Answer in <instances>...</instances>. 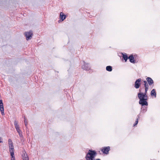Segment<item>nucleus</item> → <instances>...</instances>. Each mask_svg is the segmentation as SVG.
Here are the masks:
<instances>
[{
  "mask_svg": "<svg viewBox=\"0 0 160 160\" xmlns=\"http://www.w3.org/2000/svg\"><path fill=\"white\" fill-rule=\"evenodd\" d=\"M128 59L129 60L130 62L133 63H134L136 62L135 60L134 59V58L133 55H130L128 57Z\"/></svg>",
  "mask_w": 160,
  "mask_h": 160,
  "instance_id": "nucleus-11",
  "label": "nucleus"
},
{
  "mask_svg": "<svg viewBox=\"0 0 160 160\" xmlns=\"http://www.w3.org/2000/svg\"><path fill=\"white\" fill-rule=\"evenodd\" d=\"M96 154V151L90 149L87 154L85 158L86 160H94V158Z\"/></svg>",
  "mask_w": 160,
  "mask_h": 160,
  "instance_id": "nucleus-2",
  "label": "nucleus"
},
{
  "mask_svg": "<svg viewBox=\"0 0 160 160\" xmlns=\"http://www.w3.org/2000/svg\"><path fill=\"white\" fill-rule=\"evenodd\" d=\"M14 148H10L9 149V151L10 153L11 157L15 156L14 155Z\"/></svg>",
  "mask_w": 160,
  "mask_h": 160,
  "instance_id": "nucleus-15",
  "label": "nucleus"
},
{
  "mask_svg": "<svg viewBox=\"0 0 160 160\" xmlns=\"http://www.w3.org/2000/svg\"><path fill=\"white\" fill-rule=\"evenodd\" d=\"M16 130H17V132H18L20 131L21 130L20 129V128H19V129H16Z\"/></svg>",
  "mask_w": 160,
  "mask_h": 160,
  "instance_id": "nucleus-23",
  "label": "nucleus"
},
{
  "mask_svg": "<svg viewBox=\"0 0 160 160\" xmlns=\"http://www.w3.org/2000/svg\"><path fill=\"white\" fill-rule=\"evenodd\" d=\"M106 70L109 72H111L112 70V67L110 66H108L106 67Z\"/></svg>",
  "mask_w": 160,
  "mask_h": 160,
  "instance_id": "nucleus-18",
  "label": "nucleus"
},
{
  "mask_svg": "<svg viewBox=\"0 0 160 160\" xmlns=\"http://www.w3.org/2000/svg\"><path fill=\"white\" fill-rule=\"evenodd\" d=\"M8 142L9 145V148H14V146H13V144L12 140L11 139H9L8 140Z\"/></svg>",
  "mask_w": 160,
  "mask_h": 160,
  "instance_id": "nucleus-12",
  "label": "nucleus"
},
{
  "mask_svg": "<svg viewBox=\"0 0 160 160\" xmlns=\"http://www.w3.org/2000/svg\"><path fill=\"white\" fill-rule=\"evenodd\" d=\"M66 16L64 14L63 12H61L60 15V18L62 21H63L66 18Z\"/></svg>",
  "mask_w": 160,
  "mask_h": 160,
  "instance_id": "nucleus-13",
  "label": "nucleus"
},
{
  "mask_svg": "<svg viewBox=\"0 0 160 160\" xmlns=\"http://www.w3.org/2000/svg\"><path fill=\"white\" fill-rule=\"evenodd\" d=\"M110 148L109 146L104 147L102 148L101 151L103 153L108 154L109 153V151L110 150Z\"/></svg>",
  "mask_w": 160,
  "mask_h": 160,
  "instance_id": "nucleus-4",
  "label": "nucleus"
},
{
  "mask_svg": "<svg viewBox=\"0 0 160 160\" xmlns=\"http://www.w3.org/2000/svg\"><path fill=\"white\" fill-rule=\"evenodd\" d=\"M0 111L1 112V114L2 115H4V109L3 108V104L2 100H0Z\"/></svg>",
  "mask_w": 160,
  "mask_h": 160,
  "instance_id": "nucleus-6",
  "label": "nucleus"
},
{
  "mask_svg": "<svg viewBox=\"0 0 160 160\" xmlns=\"http://www.w3.org/2000/svg\"><path fill=\"white\" fill-rule=\"evenodd\" d=\"M22 156L23 160H29L28 157L25 150L22 152Z\"/></svg>",
  "mask_w": 160,
  "mask_h": 160,
  "instance_id": "nucleus-8",
  "label": "nucleus"
},
{
  "mask_svg": "<svg viewBox=\"0 0 160 160\" xmlns=\"http://www.w3.org/2000/svg\"><path fill=\"white\" fill-rule=\"evenodd\" d=\"M146 80L149 86L153 85L154 82L153 80L150 77H148Z\"/></svg>",
  "mask_w": 160,
  "mask_h": 160,
  "instance_id": "nucleus-10",
  "label": "nucleus"
},
{
  "mask_svg": "<svg viewBox=\"0 0 160 160\" xmlns=\"http://www.w3.org/2000/svg\"><path fill=\"white\" fill-rule=\"evenodd\" d=\"M24 123H25V126L26 127V128H27L28 122H27V121L26 120V119H25L24 120Z\"/></svg>",
  "mask_w": 160,
  "mask_h": 160,
  "instance_id": "nucleus-20",
  "label": "nucleus"
},
{
  "mask_svg": "<svg viewBox=\"0 0 160 160\" xmlns=\"http://www.w3.org/2000/svg\"><path fill=\"white\" fill-rule=\"evenodd\" d=\"M143 90H144V89H142V92L143 91Z\"/></svg>",
  "mask_w": 160,
  "mask_h": 160,
  "instance_id": "nucleus-27",
  "label": "nucleus"
},
{
  "mask_svg": "<svg viewBox=\"0 0 160 160\" xmlns=\"http://www.w3.org/2000/svg\"><path fill=\"white\" fill-rule=\"evenodd\" d=\"M122 58L124 60L125 62H126L128 59V57L126 53L123 54L122 53Z\"/></svg>",
  "mask_w": 160,
  "mask_h": 160,
  "instance_id": "nucleus-14",
  "label": "nucleus"
},
{
  "mask_svg": "<svg viewBox=\"0 0 160 160\" xmlns=\"http://www.w3.org/2000/svg\"><path fill=\"white\" fill-rule=\"evenodd\" d=\"M84 64L82 66V68L84 70L88 71L90 69L88 63H86L84 61Z\"/></svg>",
  "mask_w": 160,
  "mask_h": 160,
  "instance_id": "nucleus-9",
  "label": "nucleus"
},
{
  "mask_svg": "<svg viewBox=\"0 0 160 160\" xmlns=\"http://www.w3.org/2000/svg\"><path fill=\"white\" fill-rule=\"evenodd\" d=\"M15 128L16 129L19 128V126L18 125V122L16 120H15L14 122Z\"/></svg>",
  "mask_w": 160,
  "mask_h": 160,
  "instance_id": "nucleus-17",
  "label": "nucleus"
},
{
  "mask_svg": "<svg viewBox=\"0 0 160 160\" xmlns=\"http://www.w3.org/2000/svg\"><path fill=\"white\" fill-rule=\"evenodd\" d=\"M144 87L139 88V92L138 93V95L140 99V103L144 105L147 104V100L148 98L147 95V91L148 90L149 85L147 81H144Z\"/></svg>",
  "mask_w": 160,
  "mask_h": 160,
  "instance_id": "nucleus-1",
  "label": "nucleus"
},
{
  "mask_svg": "<svg viewBox=\"0 0 160 160\" xmlns=\"http://www.w3.org/2000/svg\"><path fill=\"white\" fill-rule=\"evenodd\" d=\"M96 160H101L100 159L98 158V159H97Z\"/></svg>",
  "mask_w": 160,
  "mask_h": 160,
  "instance_id": "nucleus-25",
  "label": "nucleus"
},
{
  "mask_svg": "<svg viewBox=\"0 0 160 160\" xmlns=\"http://www.w3.org/2000/svg\"><path fill=\"white\" fill-rule=\"evenodd\" d=\"M11 160H15V156L11 157Z\"/></svg>",
  "mask_w": 160,
  "mask_h": 160,
  "instance_id": "nucleus-21",
  "label": "nucleus"
},
{
  "mask_svg": "<svg viewBox=\"0 0 160 160\" xmlns=\"http://www.w3.org/2000/svg\"><path fill=\"white\" fill-rule=\"evenodd\" d=\"M19 136L20 137H21V138H22L23 137V135L22 134V133H21L19 134Z\"/></svg>",
  "mask_w": 160,
  "mask_h": 160,
  "instance_id": "nucleus-22",
  "label": "nucleus"
},
{
  "mask_svg": "<svg viewBox=\"0 0 160 160\" xmlns=\"http://www.w3.org/2000/svg\"><path fill=\"white\" fill-rule=\"evenodd\" d=\"M140 114L138 115V116H137L138 118L137 119L135 123L133 124L134 126H135L138 123V118H140Z\"/></svg>",
  "mask_w": 160,
  "mask_h": 160,
  "instance_id": "nucleus-19",
  "label": "nucleus"
},
{
  "mask_svg": "<svg viewBox=\"0 0 160 160\" xmlns=\"http://www.w3.org/2000/svg\"><path fill=\"white\" fill-rule=\"evenodd\" d=\"M140 100L139 101V104L141 105L142 107L141 108V109L142 110V112L143 113H144L145 112L147 111V106H148V102H147V105H144L142 104H141L139 102Z\"/></svg>",
  "mask_w": 160,
  "mask_h": 160,
  "instance_id": "nucleus-7",
  "label": "nucleus"
},
{
  "mask_svg": "<svg viewBox=\"0 0 160 160\" xmlns=\"http://www.w3.org/2000/svg\"><path fill=\"white\" fill-rule=\"evenodd\" d=\"M23 117V118H24V119H26V118H25V116H24Z\"/></svg>",
  "mask_w": 160,
  "mask_h": 160,
  "instance_id": "nucleus-26",
  "label": "nucleus"
},
{
  "mask_svg": "<svg viewBox=\"0 0 160 160\" xmlns=\"http://www.w3.org/2000/svg\"><path fill=\"white\" fill-rule=\"evenodd\" d=\"M141 79L139 78L135 81L134 87L136 89H138L139 88L141 85Z\"/></svg>",
  "mask_w": 160,
  "mask_h": 160,
  "instance_id": "nucleus-3",
  "label": "nucleus"
},
{
  "mask_svg": "<svg viewBox=\"0 0 160 160\" xmlns=\"http://www.w3.org/2000/svg\"><path fill=\"white\" fill-rule=\"evenodd\" d=\"M33 35L32 31H29L28 32H25V35L26 37V39L28 40L31 39Z\"/></svg>",
  "mask_w": 160,
  "mask_h": 160,
  "instance_id": "nucleus-5",
  "label": "nucleus"
},
{
  "mask_svg": "<svg viewBox=\"0 0 160 160\" xmlns=\"http://www.w3.org/2000/svg\"><path fill=\"white\" fill-rule=\"evenodd\" d=\"M150 94L151 96H154L155 97H156V92L155 90V89H153L152 90Z\"/></svg>",
  "mask_w": 160,
  "mask_h": 160,
  "instance_id": "nucleus-16",
  "label": "nucleus"
},
{
  "mask_svg": "<svg viewBox=\"0 0 160 160\" xmlns=\"http://www.w3.org/2000/svg\"><path fill=\"white\" fill-rule=\"evenodd\" d=\"M18 134H19L21 133H22V132L21 131V130L20 131L18 132Z\"/></svg>",
  "mask_w": 160,
  "mask_h": 160,
  "instance_id": "nucleus-24",
  "label": "nucleus"
}]
</instances>
